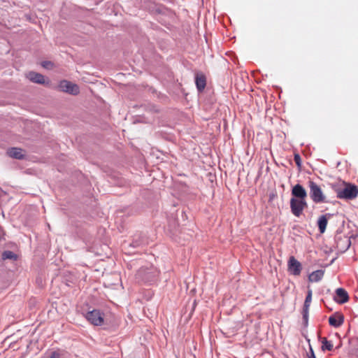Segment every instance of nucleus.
<instances>
[{"mask_svg":"<svg viewBox=\"0 0 358 358\" xmlns=\"http://www.w3.org/2000/svg\"><path fill=\"white\" fill-rule=\"evenodd\" d=\"M336 301L339 303H346L349 300L348 292L343 288H338L336 291Z\"/></svg>","mask_w":358,"mask_h":358,"instance_id":"nucleus-12","label":"nucleus"},{"mask_svg":"<svg viewBox=\"0 0 358 358\" xmlns=\"http://www.w3.org/2000/svg\"><path fill=\"white\" fill-rule=\"evenodd\" d=\"M41 65L43 68L48 69H52L54 67V64L50 61L43 62L41 63Z\"/></svg>","mask_w":358,"mask_h":358,"instance_id":"nucleus-17","label":"nucleus"},{"mask_svg":"<svg viewBox=\"0 0 358 358\" xmlns=\"http://www.w3.org/2000/svg\"><path fill=\"white\" fill-rule=\"evenodd\" d=\"M330 217L331 214H326L319 217L317 221V225L319 231L321 234H323L325 231L328 223V218H329Z\"/></svg>","mask_w":358,"mask_h":358,"instance_id":"nucleus-11","label":"nucleus"},{"mask_svg":"<svg viewBox=\"0 0 358 358\" xmlns=\"http://www.w3.org/2000/svg\"><path fill=\"white\" fill-rule=\"evenodd\" d=\"M292 197L290 199V208L293 215L299 217L307 207V192L300 184L295 185L292 189Z\"/></svg>","mask_w":358,"mask_h":358,"instance_id":"nucleus-1","label":"nucleus"},{"mask_svg":"<svg viewBox=\"0 0 358 358\" xmlns=\"http://www.w3.org/2000/svg\"><path fill=\"white\" fill-rule=\"evenodd\" d=\"M294 159V162H295L296 164L299 167H300L301 166V159L300 155L299 154H295Z\"/></svg>","mask_w":358,"mask_h":358,"instance_id":"nucleus-18","label":"nucleus"},{"mask_svg":"<svg viewBox=\"0 0 358 358\" xmlns=\"http://www.w3.org/2000/svg\"><path fill=\"white\" fill-rule=\"evenodd\" d=\"M50 358H60V354L57 351L52 352Z\"/></svg>","mask_w":358,"mask_h":358,"instance_id":"nucleus-19","label":"nucleus"},{"mask_svg":"<svg viewBox=\"0 0 358 358\" xmlns=\"http://www.w3.org/2000/svg\"><path fill=\"white\" fill-rule=\"evenodd\" d=\"M310 351H311V355L310 356L309 358H316L312 349L310 350Z\"/></svg>","mask_w":358,"mask_h":358,"instance_id":"nucleus-20","label":"nucleus"},{"mask_svg":"<svg viewBox=\"0 0 358 358\" xmlns=\"http://www.w3.org/2000/svg\"><path fill=\"white\" fill-rule=\"evenodd\" d=\"M7 155L14 159H22L25 157V151L20 148H11L7 150Z\"/></svg>","mask_w":358,"mask_h":358,"instance_id":"nucleus-8","label":"nucleus"},{"mask_svg":"<svg viewBox=\"0 0 358 358\" xmlns=\"http://www.w3.org/2000/svg\"><path fill=\"white\" fill-rule=\"evenodd\" d=\"M1 258L3 260L11 259L16 261L18 258V256L12 251L6 250L2 253Z\"/></svg>","mask_w":358,"mask_h":358,"instance_id":"nucleus-15","label":"nucleus"},{"mask_svg":"<svg viewBox=\"0 0 358 358\" xmlns=\"http://www.w3.org/2000/svg\"><path fill=\"white\" fill-rule=\"evenodd\" d=\"M337 198L345 200H352L358 196V187L350 183H345L343 188L336 190Z\"/></svg>","mask_w":358,"mask_h":358,"instance_id":"nucleus-2","label":"nucleus"},{"mask_svg":"<svg viewBox=\"0 0 358 358\" xmlns=\"http://www.w3.org/2000/svg\"><path fill=\"white\" fill-rule=\"evenodd\" d=\"M308 187L310 189V197L315 203L327 202L326 196L323 193L322 188L314 181H308Z\"/></svg>","mask_w":358,"mask_h":358,"instance_id":"nucleus-3","label":"nucleus"},{"mask_svg":"<svg viewBox=\"0 0 358 358\" xmlns=\"http://www.w3.org/2000/svg\"><path fill=\"white\" fill-rule=\"evenodd\" d=\"M322 343V350H327L329 351L332 350L334 346L331 341H328L326 338H323Z\"/></svg>","mask_w":358,"mask_h":358,"instance_id":"nucleus-16","label":"nucleus"},{"mask_svg":"<svg viewBox=\"0 0 358 358\" xmlns=\"http://www.w3.org/2000/svg\"><path fill=\"white\" fill-rule=\"evenodd\" d=\"M324 273V272L322 270H317L313 271L309 275V280L310 282H319L323 278Z\"/></svg>","mask_w":358,"mask_h":358,"instance_id":"nucleus-14","label":"nucleus"},{"mask_svg":"<svg viewBox=\"0 0 358 358\" xmlns=\"http://www.w3.org/2000/svg\"><path fill=\"white\" fill-rule=\"evenodd\" d=\"M311 301H312V290L309 289L308 291V294H307L305 301H304L303 309V318L305 320L307 319V317L308 315V309L310 306Z\"/></svg>","mask_w":358,"mask_h":358,"instance_id":"nucleus-13","label":"nucleus"},{"mask_svg":"<svg viewBox=\"0 0 358 358\" xmlns=\"http://www.w3.org/2000/svg\"><path fill=\"white\" fill-rule=\"evenodd\" d=\"M57 88L61 92L72 95H77L80 93V88L78 85L66 80H61Z\"/></svg>","mask_w":358,"mask_h":358,"instance_id":"nucleus-4","label":"nucleus"},{"mask_svg":"<svg viewBox=\"0 0 358 358\" xmlns=\"http://www.w3.org/2000/svg\"><path fill=\"white\" fill-rule=\"evenodd\" d=\"M195 83L197 90L202 92L206 85V78L203 73H197L195 77Z\"/></svg>","mask_w":358,"mask_h":358,"instance_id":"nucleus-10","label":"nucleus"},{"mask_svg":"<svg viewBox=\"0 0 358 358\" xmlns=\"http://www.w3.org/2000/svg\"><path fill=\"white\" fill-rule=\"evenodd\" d=\"M27 77L31 82L38 83V84H45V77L38 73L31 71L27 73Z\"/></svg>","mask_w":358,"mask_h":358,"instance_id":"nucleus-9","label":"nucleus"},{"mask_svg":"<svg viewBox=\"0 0 358 358\" xmlns=\"http://www.w3.org/2000/svg\"><path fill=\"white\" fill-rule=\"evenodd\" d=\"M85 317L88 322L94 326H101L104 323V314L99 310L89 311Z\"/></svg>","mask_w":358,"mask_h":358,"instance_id":"nucleus-5","label":"nucleus"},{"mask_svg":"<svg viewBox=\"0 0 358 358\" xmlns=\"http://www.w3.org/2000/svg\"><path fill=\"white\" fill-rule=\"evenodd\" d=\"M344 322V317L339 313H336L329 317V323L334 327H341Z\"/></svg>","mask_w":358,"mask_h":358,"instance_id":"nucleus-7","label":"nucleus"},{"mask_svg":"<svg viewBox=\"0 0 358 358\" xmlns=\"http://www.w3.org/2000/svg\"><path fill=\"white\" fill-rule=\"evenodd\" d=\"M287 269L291 274L299 275L302 270V266L294 256H291L287 262Z\"/></svg>","mask_w":358,"mask_h":358,"instance_id":"nucleus-6","label":"nucleus"}]
</instances>
